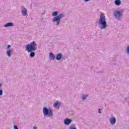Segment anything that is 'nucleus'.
I'll list each match as a JSON object with an SVG mask.
<instances>
[{"label":"nucleus","instance_id":"obj_4","mask_svg":"<svg viewBox=\"0 0 129 129\" xmlns=\"http://www.w3.org/2000/svg\"><path fill=\"white\" fill-rule=\"evenodd\" d=\"M43 112L44 116H53V110L51 109L44 107L43 109Z\"/></svg>","mask_w":129,"mask_h":129},{"label":"nucleus","instance_id":"obj_8","mask_svg":"<svg viewBox=\"0 0 129 129\" xmlns=\"http://www.w3.org/2000/svg\"><path fill=\"white\" fill-rule=\"evenodd\" d=\"M111 124H114L116 122V119L115 117H111L109 119Z\"/></svg>","mask_w":129,"mask_h":129},{"label":"nucleus","instance_id":"obj_13","mask_svg":"<svg viewBox=\"0 0 129 129\" xmlns=\"http://www.w3.org/2000/svg\"><path fill=\"white\" fill-rule=\"evenodd\" d=\"M60 105H61L59 103V102L58 101L55 102L53 104L54 107H55L56 108H59L60 107Z\"/></svg>","mask_w":129,"mask_h":129},{"label":"nucleus","instance_id":"obj_6","mask_svg":"<svg viewBox=\"0 0 129 129\" xmlns=\"http://www.w3.org/2000/svg\"><path fill=\"white\" fill-rule=\"evenodd\" d=\"M71 122H72V119L70 118H67L64 120V124L66 125H69Z\"/></svg>","mask_w":129,"mask_h":129},{"label":"nucleus","instance_id":"obj_18","mask_svg":"<svg viewBox=\"0 0 129 129\" xmlns=\"http://www.w3.org/2000/svg\"><path fill=\"white\" fill-rule=\"evenodd\" d=\"M69 129H76V127L74 126V125H72L70 127Z\"/></svg>","mask_w":129,"mask_h":129},{"label":"nucleus","instance_id":"obj_16","mask_svg":"<svg viewBox=\"0 0 129 129\" xmlns=\"http://www.w3.org/2000/svg\"><path fill=\"white\" fill-rule=\"evenodd\" d=\"M3 87V84L2 83H0V88L1 87ZM3 95V90L0 89V96H2Z\"/></svg>","mask_w":129,"mask_h":129},{"label":"nucleus","instance_id":"obj_20","mask_svg":"<svg viewBox=\"0 0 129 129\" xmlns=\"http://www.w3.org/2000/svg\"><path fill=\"white\" fill-rule=\"evenodd\" d=\"M98 113H101V109H99V110H98Z\"/></svg>","mask_w":129,"mask_h":129},{"label":"nucleus","instance_id":"obj_2","mask_svg":"<svg viewBox=\"0 0 129 129\" xmlns=\"http://www.w3.org/2000/svg\"><path fill=\"white\" fill-rule=\"evenodd\" d=\"M52 16L54 17L52 19V21L53 23L56 22V26H59L60 25V22H61V19L64 18V14L61 13L58 15V11H54L52 14Z\"/></svg>","mask_w":129,"mask_h":129},{"label":"nucleus","instance_id":"obj_19","mask_svg":"<svg viewBox=\"0 0 129 129\" xmlns=\"http://www.w3.org/2000/svg\"><path fill=\"white\" fill-rule=\"evenodd\" d=\"M14 129H19V127H18V126L16 125H14Z\"/></svg>","mask_w":129,"mask_h":129},{"label":"nucleus","instance_id":"obj_15","mask_svg":"<svg viewBox=\"0 0 129 129\" xmlns=\"http://www.w3.org/2000/svg\"><path fill=\"white\" fill-rule=\"evenodd\" d=\"M87 97H88V95H83L81 97V98H82V99H83V100H85V99H86V98H87Z\"/></svg>","mask_w":129,"mask_h":129},{"label":"nucleus","instance_id":"obj_5","mask_svg":"<svg viewBox=\"0 0 129 129\" xmlns=\"http://www.w3.org/2000/svg\"><path fill=\"white\" fill-rule=\"evenodd\" d=\"M114 16L116 19H120L122 17V12L116 10L114 12Z\"/></svg>","mask_w":129,"mask_h":129},{"label":"nucleus","instance_id":"obj_14","mask_svg":"<svg viewBox=\"0 0 129 129\" xmlns=\"http://www.w3.org/2000/svg\"><path fill=\"white\" fill-rule=\"evenodd\" d=\"M12 54H13V51H12V50L9 49L7 51V55L9 57H11L12 56Z\"/></svg>","mask_w":129,"mask_h":129},{"label":"nucleus","instance_id":"obj_17","mask_svg":"<svg viewBox=\"0 0 129 129\" xmlns=\"http://www.w3.org/2000/svg\"><path fill=\"white\" fill-rule=\"evenodd\" d=\"M126 52L127 55H129V45L127 46Z\"/></svg>","mask_w":129,"mask_h":129},{"label":"nucleus","instance_id":"obj_9","mask_svg":"<svg viewBox=\"0 0 129 129\" xmlns=\"http://www.w3.org/2000/svg\"><path fill=\"white\" fill-rule=\"evenodd\" d=\"M49 59L50 60H55V59H56V56H55L52 52H50L49 53Z\"/></svg>","mask_w":129,"mask_h":129},{"label":"nucleus","instance_id":"obj_12","mask_svg":"<svg viewBox=\"0 0 129 129\" xmlns=\"http://www.w3.org/2000/svg\"><path fill=\"white\" fill-rule=\"evenodd\" d=\"M21 13L23 16H25L28 14V13L27 12V9L24 8L23 10H22Z\"/></svg>","mask_w":129,"mask_h":129},{"label":"nucleus","instance_id":"obj_7","mask_svg":"<svg viewBox=\"0 0 129 129\" xmlns=\"http://www.w3.org/2000/svg\"><path fill=\"white\" fill-rule=\"evenodd\" d=\"M62 53H59L56 55V56L55 57V59H56V60H57L58 61H60V60H61V59H62Z\"/></svg>","mask_w":129,"mask_h":129},{"label":"nucleus","instance_id":"obj_21","mask_svg":"<svg viewBox=\"0 0 129 129\" xmlns=\"http://www.w3.org/2000/svg\"><path fill=\"white\" fill-rule=\"evenodd\" d=\"M10 48H11V45H8L7 46V48H8V49H10Z\"/></svg>","mask_w":129,"mask_h":129},{"label":"nucleus","instance_id":"obj_23","mask_svg":"<svg viewBox=\"0 0 129 129\" xmlns=\"http://www.w3.org/2000/svg\"><path fill=\"white\" fill-rule=\"evenodd\" d=\"M33 129H37V126H33Z\"/></svg>","mask_w":129,"mask_h":129},{"label":"nucleus","instance_id":"obj_3","mask_svg":"<svg viewBox=\"0 0 129 129\" xmlns=\"http://www.w3.org/2000/svg\"><path fill=\"white\" fill-rule=\"evenodd\" d=\"M99 28L100 30H106L107 28V22L105 20V16L101 14L98 21Z\"/></svg>","mask_w":129,"mask_h":129},{"label":"nucleus","instance_id":"obj_10","mask_svg":"<svg viewBox=\"0 0 129 129\" xmlns=\"http://www.w3.org/2000/svg\"><path fill=\"white\" fill-rule=\"evenodd\" d=\"M14 24L13 23L9 22L8 23H6L5 25H4V27H14Z\"/></svg>","mask_w":129,"mask_h":129},{"label":"nucleus","instance_id":"obj_11","mask_svg":"<svg viewBox=\"0 0 129 129\" xmlns=\"http://www.w3.org/2000/svg\"><path fill=\"white\" fill-rule=\"evenodd\" d=\"M114 4L117 7H119L120 5H121V1L120 0H115Z\"/></svg>","mask_w":129,"mask_h":129},{"label":"nucleus","instance_id":"obj_1","mask_svg":"<svg viewBox=\"0 0 129 129\" xmlns=\"http://www.w3.org/2000/svg\"><path fill=\"white\" fill-rule=\"evenodd\" d=\"M25 48L26 51L30 53L29 56L31 58H34L36 56V53L34 52L37 51V43H36V41H33L26 45Z\"/></svg>","mask_w":129,"mask_h":129},{"label":"nucleus","instance_id":"obj_22","mask_svg":"<svg viewBox=\"0 0 129 129\" xmlns=\"http://www.w3.org/2000/svg\"><path fill=\"white\" fill-rule=\"evenodd\" d=\"M85 3H87L88 2H90V0H84Z\"/></svg>","mask_w":129,"mask_h":129}]
</instances>
